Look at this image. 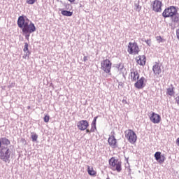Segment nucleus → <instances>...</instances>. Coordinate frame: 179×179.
Returning a JSON list of instances; mask_svg holds the SVG:
<instances>
[{"label":"nucleus","mask_w":179,"mask_h":179,"mask_svg":"<svg viewBox=\"0 0 179 179\" xmlns=\"http://www.w3.org/2000/svg\"><path fill=\"white\" fill-rule=\"evenodd\" d=\"M23 51L24 52H26V55H30V51H29V44L27 43H24V49H23Z\"/></svg>","instance_id":"obj_21"},{"label":"nucleus","mask_w":179,"mask_h":179,"mask_svg":"<svg viewBox=\"0 0 179 179\" xmlns=\"http://www.w3.org/2000/svg\"><path fill=\"white\" fill-rule=\"evenodd\" d=\"M150 120L152 124H159L162 121V117L160 115L152 112L151 115L149 116Z\"/></svg>","instance_id":"obj_9"},{"label":"nucleus","mask_w":179,"mask_h":179,"mask_svg":"<svg viewBox=\"0 0 179 179\" xmlns=\"http://www.w3.org/2000/svg\"><path fill=\"white\" fill-rule=\"evenodd\" d=\"M2 145L8 146L10 145V141L6 137H3L0 141V156L1 157H9L10 156V150L8 148L2 147Z\"/></svg>","instance_id":"obj_2"},{"label":"nucleus","mask_w":179,"mask_h":179,"mask_svg":"<svg viewBox=\"0 0 179 179\" xmlns=\"http://www.w3.org/2000/svg\"><path fill=\"white\" fill-rule=\"evenodd\" d=\"M162 6H163V3L159 0H155L152 3V10L154 12H162Z\"/></svg>","instance_id":"obj_10"},{"label":"nucleus","mask_w":179,"mask_h":179,"mask_svg":"<svg viewBox=\"0 0 179 179\" xmlns=\"http://www.w3.org/2000/svg\"><path fill=\"white\" fill-rule=\"evenodd\" d=\"M145 43H146V44H148V45H150V44L149 43H150V39L145 41Z\"/></svg>","instance_id":"obj_32"},{"label":"nucleus","mask_w":179,"mask_h":179,"mask_svg":"<svg viewBox=\"0 0 179 179\" xmlns=\"http://www.w3.org/2000/svg\"><path fill=\"white\" fill-rule=\"evenodd\" d=\"M97 122V117H95L91 124V132H94L97 129L96 127V122Z\"/></svg>","instance_id":"obj_17"},{"label":"nucleus","mask_w":179,"mask_h":179,"mask_svg":"<svg viewBox=\"0 0 179 179\" xmlns=\"http://www.w3.org/2000/svg\"><path fill=\"white\" fill-rule=\"evenodd\" d=\"M91 132H92V129H91L90 130L86 129V133H87V134H90Z\"/></svg>","instance_id":"obj_30"},{"label":"nucleus","mask_w":179,"mask_h":179,"mask_svg":"<svg viewBox=\"0 0 179 179\" xmlns=\"http://www.w3.org/2000/svg\"><path fill=\"white\" fill-rule=\"evenodd\" d=\"M87 173L90 176H96V171L93 170V167L87 166Z\"/></svg>","instance_id":"obj_20"},{"label":"nucleus","mask_w":179,"mask_h":179,"mask_svg":"<svg viewBox=\"0 0 179 179\" xmlns=\"http://www.w3.org/2000/svg\"><path fill=\"white\" fill-rule=\"evenodd\" d=\"M166 94L167 96H174V87H169L166 89Z\"/></svg>","instance_id":"obj_19"},{"label":"nucleus","mask_w":179,"mask_h":179,"mask_svg":"<svg viewBox=\"0 0 179 179\" xmlns=\"http://www.w3.org/2000/svg\"><path fill=\"white\" fill-rule=\"evenodd\" d=\"M124 136L127 139L129 143L134 145L136 143V141L138 139V136H136V133L131 129H127L124 131Z\"/></svg>","instance_id":"obj_3"},{"label":"nucleus","mask_w":179,"mask_h":179,"mask_svg":"<svg viewBox=\"0 0 179 179\" xmlns=\"http://www.w3.org/2000/svg\"><path fill=\"white\" fill-rule=\"evenodd\" d=\"M155 160H157V162L158 163H159V164H162V163H164L165 158L164 157H155Z\"/></svg>","instance_id":"obj_23"},{"label":"nucleus","mask_w":179,"mask_h":179,"mask_svg":"<svg viewBox=\"0 0 179 179\" xmlns=\"http://www.w3.org/2000/svg\"><path fill=\"white\" fill-rule=\"evenodd\" d=\"M31 138L32 139V142H37V139L38 138V136L36 133H31Z\"/></svg>","instance_id":"obj_22"},{"label":"nucleus","mask_w":179,"mask_h":179,"mask_svg":"<svg viewBox=\"0 0 179 179\" xmlns=\"http://www.w3.org/2000/svg\"><path fill=\"white\" fill-rule=\"evenodd\" d=\"M77 128L80 131H86L89 128V122L87 120H80L77 124Z\"/></svg>","instance_id":"obj_11"},{"label":"nucleus","mask_w":179,"mask_h":179,"mask_svg":"<svg viewBox=\"0 0 179 179\" xmlns=\"http://www.w3.org/2000/svg\"><path fill=\"white\" fill-rule=\"evenodd\" d=\"M136 10H141V7L139 6V4H136Z\"/></svg>","instance_id":"obj_29"},{"label":"nucleus","mask_w":179,"mask_h":179,"mask_svg":"<svg viewBox=\"0 0 179 179\" xmlns=\"http://www.w3.org/2000/svg\"><path fill=\"white\" fill-rule=\"evenodd\" d=\"M61 14L63 15V16H67V17H71L72 16V15H73V12L72 11H68L66 10H63L61 11Z\"/></svg>","instance_id":"obj_18"},{"label":"nucleus","mask_w":179,"mask_h":179,"mask_svg":"<svg viewBox=\"0 0 179 179\" xmlns=\"http://www.w3.org/2000/svg\"><path fill=\"white\" fill-rule=\"evenodd\" d=\"M171 20L175 24H179V14L176 13L173 17H171Z\"/></svg>","instance_id":"obj_16"},{"label":"nucleus","mask_w":179,"mask_h":179,"mask_svg":"<svg viewBox=\"0 0 179 179\" xmlns=\"http://www.w3.org/2000/svg\"><path fill=\"white\" fill-rule=\"evenodd\" d=\"M109 164L111 166L112 170H116L117 173L121 172V170H122V168H121V161L115 159L114 157H111L109 159Z\"/></svg>","instance_id":"obj_5"},{"label":"nucleus","mask_w":179,"mask_h":179,"mask_svg":"<svg viewBox=\"0 0 179 179\" xmlns=\"http://www.w3.org/2000/svg\"><path fill=\"white\" fill-rule=\"evenodd\" d=\"M139 73H138V71H132L130 73V78L131 82H136L138 79H139Z\"/></svg>","instance_id":"obj_15"},{"label":"nucleus","mask_w":179,"mask_h":179,"mask_svg":"<svg viewBox=\"0 0 179 179\" xmlns=\"http://www.w3.org/2000/svg\"><path fill=\"white\" fill-rule=\"evenodd\" d=\"M17 26L22 29L24 34H31L36 31V26L29 19L24 18V16H20L17 20Z\"/></svg>","instance_id":"obj_1"},{"label":"nucleus","mask_w":179,"mask_h":179,"mask_svg":"<svg viewBox=\"0 0 179 179\" xmlns=\"http://www.w3.org/2000/svg\"><path fill=\"white\" fill-rule=\"evenodd\" d=\"M156 40L157 41L160 43H163V41H164V39H163V38H162V36H157L156 37Z\"/></svg>","instance_id":"obj_25"},{"label":"nucleus","mask_w":179,"mask_h":179,"mask_svg":"<svg viewBox=\"0 0 179 179\" xmlns=\"http://www.w3.org/2000/svg\"><path fill=\"white\" fill-rule=\"evenodd\" d=\"M122 103H123V104H128V102L125 99L122 100Z\"/></svg>","instance_id":"obj_31"},{"label":"nucleus","mask_w":179,"mask_h":179,"mask_svg":"<svg viewBox=\"0 0 179 179\" xmlns=\"http://www.w3.org/2000/svg\"><path fill=\"white\" fill-rule=\"evenodd\" d=\"M162 155V152H157L155 154V157H160Z\"/></svg>","instance_id":"obj_28"},{"label":"nucleus","mask_w":179,"mask_h":179,"mask_svg":"<svg viewBox=\"0 0 179 179\" xmlns=\"http://www.w3.org/2000/svg\"><path fill=\"white\" fill-rule=\"evenodd\" d=\"M83 61H84V62H86V61H87V56L84 57Z\"/></svg>","instance_id":"obj_33"},{"label":"nucleus","mask_w":179,"mask_h":179,"mask_svg":"<svg viewBox=\"0 0 179 179\" xmlns=\"http://www.w3.org/2000/svg\"><path fill=\"white\" fill-rule=\"evenodd\" d=\"M145 77H141V78H138L136 82L134 83V87L136 89H143L145 87Z\"/></svg>","instance_id":"obj_12"},{"label":"nucleus","mask_w":179,"mask_h":179,"mask_svg":"<svg viewBox=\"0 0 179 179\" xmlns=\"http://www.w3.org/2000/svg\"><path fill=\"white\" fill-rule=\"evenodd\" d=\"M36 2H37V0H27V3H28V5H33L36 3Z\"/></svg>","instance_id":"obj_24"},{"label":"nucleus","mask_w":179,"mask_h":179,"mask_svg":"<svg viewBox=\"0 0 179 179\" xmlns=\"http://www.w3.org/2000/svg\"><path fill=\"white\" fill-rule=\"evenodd\" d=\"M139 46L136 42L132 43L129 42L127 45V52L131 55H138L139 54Z\"/></svg>","instance_id":"obj_4"},{"label":"nucleus","mask_w":179,"mask_h":179,"mask_svg":"<svg viewBox=\"0 0 179 179\" xmlns=\"http://www.w3.org/2000/svg\"><path fill=\"white\" fill-rule=\"evenodd\" d=\"M106 179H110V178H106Z\"/></svg>","instance_id":"obj_36"},{"label":"nucleus","mask_w":179,"mask_h":179,"mask_svg":"<svg viewBox=\"0 0 179 179\" xmlns=\"http://www.w3.org/2000/svg\"><path fill=\"white\" fill-rule=\"evenodd\" d=\"M43 120L44 122H48L50 121V115H45Z\"/></svg>","instance_id":"obj_26"},{"label":"nucleus","mask_w":179,"mask_h":179,"mask_svg":"<svg viewBox=\"0 0 179 179\" xmlns=\"http://www.w3.org/2000/svg\"><path fill=\"white\" fill-rule=\"evenodd\" d=\"M113 66V63L110 59H106L103 60L101 62V69L103 71L106 73H111V67Z\"/></svg>","instance_id":"obj_6"},{"label":"nucleus","mask_w":179,"mask_h":179,"mask_svg":"<svg viewBox=\"0 0 179 179\" xmlns=\"http://www.w3.org/2000/svg\"><path fill=\"white\" fill-rule=\"evenodd\" d=\"M136 62L138 65L143 66L146 64V57L145 55L137 57Z\"/></svg>","instance_id":"obj_14"},{"label":"nucleus","mask_w":179,"mask_h":179,"mask_svg":"<svg viewBox=\"0 0 179 179\" xmlns=\"http://www.w3.org/2000/svg\"><path fill=\"white\" fill-rule=\"evenodd\" d=\"M1 160H3V162H5V163H9L10 162L9 157H1Z\"/></svg>","instance_id":"obj_27"},{"label":"nucleus","mask_w":179,"mask_h":179,"mask_svg":"<svg viewBox=\"0 0 179 179\" xmlns=\"http://www.w3.org/2000/svg\"><path fill=\"white\" fill-rule=\"evenodd\" d=\"M115 132L113 131L111 133V136H109L108 139V143L110 148H113V149H115L116 148H118V144H117V138H115Z\"/></svg>","instance_id":"obj_8"},{"label":"nucleus","mask_w":179,"mask_h":179,"mask_svg":"<svg viewBox=\"0 0 179 179\" xmlns=\"http://www.w3.org/2000/svg\"><path fill=\"white\" fill-rule=\"evenodd\" d=\"M176 145L179 146V137L176 139Z\"/></svg>","instance_id":"obj_34"},{"label":"nucleus","mask_w":179,"mask_h":179,"mask_svg":"<svg viewBox=\"0 0 179 179\" xmlns=\"http://www.w3.org/2000/svg\"><path fill=\"white\" fill-rule=\"evenodd\" d=\"M152 71L155 75H159L162 73V68L160 64L157 62H155V65L152 66Z\"/></svg>","instance_id":"obj_13"},{"label":"nucleus","mask_w":179,"mask_h":179,"mask_svg":"<svg viewBox=\"0 0 179 179\" xmlns=\"http://www.w3.org/2000/svg\"><path fill=\"white\" fill-rule=\"evenodd\" d=\"M68 1H69L71 2V3H75V1L76 0H68Z\"/></svg>","instance_id":"obj_35"},{"label":"nucleus","mask_w":179,"mask_h":179,"mask_svg":"<svg viewBox=\"0 0 179 179\" xmlns=\"http://www.w3.org/2000/svg\"><path fill=\"white\" fill-rule=\"evenodd\" d=\"M177 13V8L174 6H170L166 8L162 13L163 17H172Z\"/></svg>","instance_id":"obj_7"}]
</instances>
